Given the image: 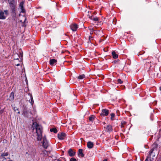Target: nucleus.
Wrapping results in <instances>:
<instances>
[{"mask_svg":"<svg viewBox=\"0 0 161 161\" xmlns=\"http://www.w3.org/2000/svg\"><path fill=\"white\" fill-rule=\"evenodd\" d=\"M32 127H35L37 134L36 139L37 141H40L42 138V126L38 125L36 122H34Z\"/></svg>","mask_w":161,"mask_h":161,"instance_id":"1","label":"nucleus"},{"mask_svg":"<svg viewBox=\"0 0 161 161\" xmlns=\"http://www.w3.org/2000/svg\"><path fill=\"white\" fill-rule=\"evenodd\" d=\"M43 139L42 146L44 148L46 149L48 146V144L46 136L43 137Z\"/></svg>","mask_w":161,"mask_h":161,"instance_id":"2","label":"nucleus"},{"mask_svg":"<svg viewBox=\"0 0 161 161\" xmlns=\"http://www.w3.org/2000/svg\"><path fill=\"white\" fill-rule=\"evenodd\" d=\"M108 110L106 109H104L102 110V112L101 114V115L103 116H106L108 114Z\"/></svg>","mask_w":161,"mask_h":161,"instance_id":"3","label":"nucleus"},{"mask_svg":"<svg viewBox=\"0 0 161 161\" xmlns=\"http://www.w3.org/2000/svg\"><path fill=\"white\" fill-rule=\"evenodd\" d=\"M24 2L22 1L20 3L19 5V7L21 10V12L22 13H25V10L24 8Z\"/></svg>","mask_w":161,"mask_h":161,"instance_id":"4","label":"nucleus"},{"mask_svg":"<svg viewBox=\"0 0 161 161\" xmlns=\"http://www.w3.org/2000/svg\"><path fill=\"white\" fill-rule=\"evenodd\" d=\"M65 136V134L64 133H58V138L61 140H63Z\"/></svg>","mask_w":161,"mask_h":161,"instance_id":"5","label":"nucleus"},{"mask_svg":"<svg viewBox=\"0 0 161 161\" xmlns=\"http://www.w3.org/2000/svg\"><path fill=\"white\" fill-rule=\"evenodd\" d=\"M70 28L73 31H75L78 28L77 25L75 24H74L70 25Z\"/></svg>","mask_w":161,"mask_h":161,"instance_id":"6","label":"nucleus"},{"mask_svg":"<svg viewBox=\"0 0 161 161\" xmlns=\"http://www.w3.org/2000/svg\"><path fill=\"white\" fill-rule=\"evenodd\" d=\"M158 147V145L157 144L155 143H153L152 146V148L151 149V153H152L153 151V150L157 151Z\"/></svg>","mask_w":161,"mask_h":161,"instance_id":"7","label":"nucleus"},{"mask_svg":"<svg viewBox=\"0 0 161 161\" xmlns=\"http://www.w3.org/2000/svg\"><path fill=\"white\" fill-rule=\"evenodd\" d=\"M6 16L4 15V12L0 10V19H5Z\"/></svg>","mask_w":161,"mask_h":161,"instance_id":"8","label":"nucleus"},{"mask_svg":"<svg viewBox=\"0 0 161 161\" xmlns=\"http://www.w3.org/2000/svg\"><path fill=\"white\" fill-rule=\"evenodd\" d=\"M12 13L14 14H15V6L16 4L10 6Z\"/></svg>","mask_w":161,"mask_h":161,"instance_id":"9","label":"nucleus"},{"mask_svg":"<svg viewBox=\"0 0 161 161\" xmlns=\"http://www.w3.org/2000/svg\"><path fill=\"white\" fill-rule=\"evenodd\" d=\"M68 153L70 156H73L75 155V153L73 152L71 149H70L69 150Z\"/></svg>","mask_w":161,"mask_h":161,"instance_id":"10","label":"nucleus"},{"mask_svg":"<svg viewBox=\"0 0 161 161\" xmlns=\"http://www.w3.org/2000/svg\"><path fill=\"white\" fill-rule=\"evenodd\" d=\"M87 146L89 148H92L93 146V144L92 142H88L87 143Z\"/></svg>","mask_w":161,"mask_h":161,"instance_id":"11","label":"nucleus"},{"mask_svg":"<svg viewBox=\"0 0 161 161\" xmlns=\"http://www.w3.org/2000/svg\"><path fill=\"white\" fill-rule=\"evenodd\" d=\"M82 151V149H80L79 150L78 153V155L79 156H80L81 157H83L84 156V154L83 153Z\"/></svg>","mask_w":161,"mask_h":161,"instance_id":"12","label":"nucleus"},{"mask_svg":"<svg viewBox=\"0 0 161 161\" xmlns=\"http://www.w3.org/2000/svg\"><path fill=\"white\" fill-rule=\"evenodd\" d=\"M40 154L42 155L43 156L46 157L47 155V152L45 150H42Z\"/></svg>","mask_w":161,"mask_h":161,"instance_id":"13","label":"nucleus"},{"mask_svg":"<svg viewBox=\"0 0 161 161\" xmlns=\"http://www.w3.org/2000/svg\"><path fill=\"white\" fill-rule=\"evenodd\" d=\"M10 6L15 5V2L14 0H8Z\"/></svg>","mask_w":161,"mask_h":161,"instance_id":"14","label":"nucleus"},{"mask_svg":"<svg viewBox=\"0 0 161 161\" xmlns=\"http://www.w3.org/2000/svg\"><path fill=\"white\" fill-rule=\"evenodd\" d=\"M106 129L108 131L110 132L112 131V126L111 125H108L106 127Z\"/></svg>","mask_w":161,"mask_h":161,"instance_id":"15","label":"nucleus"},{"mask_svg":"<svg viewBox=\"0 0 161 161\" xmlns=\"http://www.w3.org/2000/svg\"><path fill=\"white\" fill-rule=\"evenodd\" d=\"M57 62V60L54 59H51L50 60L49 63L50 65H53L55 63Z\"/></svg>","mask_w":161,"mask_h":161,"instance_id":"16","label":"nucleus"},{"mask_svg":"<svg viewBox=\"0 0 161 161\" xmlns=\"http://www.w3.org/2000/svg\"><path fill=\"white\" fill-rule=\"evenodd\" d=\"M112 54L113 56V57L114 58H118V55L116 54V53L115 51H113L112 52Z\"/></svg>","mask_w":161,"mask_h":161,"instance_id":"17","label":"nucleus"},{"mask_svg":"<svg viewBox=\"0 0 161 161\" xmlns=\"http://www.w3.org/2000/svg\"><path fill=\"white\" fill-rule=\"evenodd\" d=\"M154 151V150H153V151L152 152V153H151V150H150V151L149 152V155L150 157L151 155H152L153 157L155 156V153L153 152Z\"/></svg>","mask_w":161,"mask_h":161,"instance_id":"18","label":"nucleus"},{"mask_svg":"<svg viewBox=\"0 0 161 161\" xmlns=\"http://www.w3.org/2000/svg\"><path fill=\"white\" fill-rule=\"evenodd\" d=\"M94 115H92L89 117V120L91 122H93L94 119Z\"/></svg>","mask_w":161,"mask_h":161,"instance_id":"19","label":"nucleus"},{"mask_svg":"<svg viewBox=\"0 0 161 161\" xmlns=\"http://www.w3.org/2000/svg\"><path fill=\"white\" fill-rule=\"evenodd\" d=\"M26 156H29L30 155L31 157L32 158L33 156H34L35 155L34 153H33L32 154H31L30 153H28V152H26L25 153Z\"/></svg>","mask_w":161,"mask_h":161,"instance_id":"20","label":"nucleus"},{"mask_svg":"<svg viewBox=\"0 0 161 161\" xmlns=\"http://www.w3.org/2000/svg\"><path fill=\"white\" fill-rule=\"evenodd\" d=\"M29 96L30 98V99L29 100V102L31 103V104H32L33 103L32 97L31 95H30Z\"/></svg>","mask_w":161,"mask_h":161,"instance_id":"21","label":"nucleus"},{"mask_svg":"<svg viewBox=\"0 0 161 161\" xmlns=\"http://www.w3.org/2000/svg\"><path fill=\"white\" fill-rule=\"evenodd\" d=\"M50 131L51 132H53L54 133L57 132V130L56 128H54L50 129Z\"/></svg>","mask_w":161,"mask_h":161,"instance_id":"22","label":"nucleus"},{"mask_svg":"<svg viewBox=\"0 0 161 161\" xmlns=\"http://www.w3.org/2000/svg\"><path fill=\"white\" fill-rule=\"evenodd\" d=\"M8 155V152H6V153H2L1 155V156L2 157H3L4 156H6Z\"/></svg>","mask_w":161,"mask_h":161,"instance_id":"23","label":"nucleus"},{"mask_svg":"<svg viewBox=\"0 0 161 161\" xmlns=\"http://www.w3.org/2000/svg\"><path fill=\"white\" fill-rule=\"evenodd\" d=\"M94 32L96 35H99L101 33V32L99 30H94Z\"/></svg>","mask_w":161,"mask_h":161,"instance_id":"24","label":"nucleus"},{"mask_svg":"<svg viewBox=\"0 0 161 161\" xmlns=\"http://www.w3.org/2000/svg\"><path fill=\"white\" fill-rule=\"evenodd\" d=\"M85 77V75H80L78 77V79H82Z\"/></svg>","mask_w":161,"mask_h":161,"instance_id":"25","label":"nucleus"},{"mask_svg":"<svg viewBox=\"0 0 161 161\" xmlns=\"http://www.w3.org/2000/svg\"><path fill=\"white\" fill-rule=\"evenodd\" d=\"M92 20H93L95 21H97L98 20V18L97 17H93L92 16V18L90 19Z\"/></svg>","mask_w":161,"mask_h":161,"instance_id":"26","label":"nucleus"},{"mask_svg":"<svg viewBox=\"0 0 161 161\" xmlns=\"http://www.w3.org/2000/svg\"><path fill=\"white\" fill-rule=\"evenodd\" d=\"M14 93L13 92H12L11 93L10 96V98L11 99H14Z\"/></svg>","mask_w":161,"mask_h":161,"instance_id":"27","label":"nucleus"},{"mask_svg":"<svg viewBox=\"0 0 161 161\" xmlns=\"http://www.w3.org/2000/svg\"><path fill=\"white\" fill-rule=\"evenodd\" d=\"M89 30L90 31V34L91 35H92L93 33V31H94V28H90Z\"/></svg>","mask_w":161,"mask_h":161,"instance_id":"28","label":"nucleus"},{"mask_svg":"<svg viewBox=\"0 0 161 161\" xmlns=\"http://www.w3.org/2000/svg\"><path fill=\"white\" fill-rule=\"evenodd\" d=\"M14 110L15 112L18 114H19V109L16 107H14Z\"/></svg>","mask_w":161,"mask_h":161,"instance_id":"29","label":"nucleus"},{"mask_svg":"<svg viewBox=\"0 0 161 161\" xmlns=\"http://www.w3.org/2000/svg\"><path fill=\"white\" fill-rule=\"evenodd\" d=\"M88 14L87 16L89 17V18L90 19L91 18H92V15H90V14H91V12H90L89 11H88L87 12Z\"/></svg>","mask_w":161,"mask_h":161,"instance_id":"30","label":"nucleus"},{"mask_svg":"<svg viewBox=\"0 0 161 161\" xmlns=\"http://www.w3.org/2000/svg\"><path fill=\"white\" fill-rule=\"evenodd\" d=\"M23 56V54L22 53H19V58L22 59V58Z\"/></svg>","mask_w":161,"mask_h":161,"instance_id":"31","label":"nucleus"},{"mask_svg":"<svg viewBox=\"0 0 161 161\" xmlns=\"http://www.w3.org/2000/svg\"><path fill=\"white\" fill-rule=\"evenodd\" d=\"M145 161H151V157H147Z\"/></svg>","mask_w":161,"mask_h":161,"instance_id":"32","label":"nucleus"},{"mask_svg":"<svg viewBox=\"0 0 161 161\" xmlns=\"http://www.w3.org/2000/svg\"><path fill=\"white\" fill-rule=\"evenodd\" d=\"M111 120H113V118L114 116V113H112L111 114Z\"/></svg>","mask_w":161,"mask_h":161,"instance_id":"33","label":"nucleus"},{"mask_svg":"<svg viewBox=\"0 0 161 161\" xmlns=\"http://www.w3.org/2000/svg\"><path fill=\"white\" fill-rule=\"evenodd\" d=\"M118 82L120 84H121L123 83V81L121 80L120 79H119L118 80Z\"/></svg>","mask_w":161,"mask_h":161,"instance_id":"34","label":"nucleus"},{"mask_svg":"<svg viewBox=\"0 0 161 161\" xmlns=\"http://www.w3.org/2000/svg\"><path fill=\"white\" fill-rule=\"evenodd\" d=\"M4 13H5L6 15H7L8 14V11L7 10H5L4 11Z\"/></svg>","mask_w":161,"mask_h":161,"instance_id":"35","label":"nucleus"},{"mask_svg":"<svg viewBox=\"0 0 161 161\" xmlns=\"http://www.w3.org/2000/svg\"><path fill=\"white\" fill-rule=\"evenodd\" d=\"M70 161H76V159L75 158H72L70 159Z\"/></svg>","mask_w":161,"mask_h":161,"instance_id":"36","label":"nucleus"},{"mask_svg":"<svg viewBox=\"0 0 161 161\" xmlns=\"http://www.w3.org/2000/svg\"><path fill=\"white\" fill-rule=\"evenodd\" d=\"M92 37L91 36H89V39H90L91 38H92Z\"/></svg>","mask_w":161,"mask_h":161,"instance_id":"37","label":"nucleus"},{"mask_svg":"<svg viewBox=\"0 0 161 161\" xmlns=\"http://www.w3.org/2000/svg\"><path fill=\"white\" fill-rule=\"evenodd\" d=\"M20 65V64H17L16 65L17 66H19Z\"/></svg>","mask_w":161,"mask_h":161,"instance_id":"38","label":"nucleus"},{"mask_svg":"<svg viewBox=\"0 0 161 161\" xmlns=\"http://www.w3.org/2000/svg\"><path fill=\"white\" fill-rule=\"evenodd\" d=\"M103 161H107V159H104Z\"/></svg>","mask_w":161,"mask_h":161,"instance_id":"39","label":"nucleus"},{"mask_svg":"<svg viewBox=\"0 0 161 161\" xmlns=\"http://www.w3.org/2000/svg\"><path fill=\"white\" fill-rule=\"evenodd\" d=\"M117 62V61H114V62L115 63H116Z\"/></svg>","mask_w":161,"mask_h":161,"instance_id":"40","label":"nucleus"},{"mask_svg":"<svg viewBox=\"0 0 161 161\" xmlns=\"http://www.w3.org/2000/svg\"><path fill=\"white\" fill-rule=\"evenodd\" d=\"M57 161H62L59 160V159H58L57 160Z\"/></svg>","mask_w":161,"mask_h":161,"instance_id":"41","label":"nucleus"},{"mask_svg":"<svg viewBox=\"0 0 161 161\" xmlns=\"http://www.w3.org/2000/svg\"><path fill=\"white\" fill-rule=\"evenodd\" d=\"M159 89L160 91H161V86L159 87Z\"/></svg>","mask_w":161,"mask_h":161,"instance_id":"42","label":"nucleus"},{"mask_svg":"<svg viewBox=\"0 0 161 161\" xmlns=\"http://www.w3.org/2000/svg\"><path fill=\"white\" fill-rule=\"evenodd\" d=\"M3 159L4 160L6 159V158H4V157L3 158Z\"/></svg>","mask_w":161,"mask_h":161,"instance_id":"43","label":"nucleus"},{"mask_svg":"<svg viewBox=\"0 0 161 161\" xmlns=\"http://www.w3.org/2000/svg\"><path fill=\"white\" fill-rule=\"evenodd\" d=\"M15 59H19L18 58H15Z\"/></svg>","mask_w":161,"mask_h":161,"instance_id":"44","label":"nucleus"},{"mask_svg":"<svg viewBox=\"0 0 161 161\" xmlns=\"http://www.w3.org/2000/svg\"><path fill=\"white\" fill-rule=\"evenodd\" d=\"M125 122H124V123H123V124H125Z\"/></svg>","mask_w":161,"mask_h":161,"instance_id":"45","label":"nucleus"}]
</instances>
